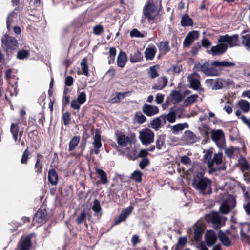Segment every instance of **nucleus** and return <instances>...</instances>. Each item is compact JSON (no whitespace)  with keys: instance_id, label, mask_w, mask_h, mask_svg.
Here are the masks:
<instances>
[{"instance_id":"f257e3e1","label":"nucleus","mask_w":250,"mask_h":250,"mask_svg":"<svg viewBox=\"0 0 250 250\" xmlns=\"http://www.w3.org/2000/svg\"><path fill=\"white\" fill-rule=\"evenodd\" d=\"M1 47L8 56L12 55L19 46L18 41L7 34H4L1 39Z\"/></svg>"},{"instance_id":"f03ea898","label":"nucleus","mask_w":250,"mask_h":250,"mask_svg":"<svg viewBox=\"0 0 250 250\" xmlns=\"http://www.w3.org/2000/svg\"><path fill=\"white\" fill-rule=\"evenodd\" d=\"M205 173L198 172L194 175L192 182L193 188L201 191L205 190L208 186L210 187L211 181L209 178L205 177Z\"/></svg>"},{"instance_id":"7ed1b4c3","label":"nucleus","mask_w":250,"mask_h":250,"mask_svg":"<svg viewBox=\"0 0 250 250\" xmlns=\"http://www.w3.org/2000/svg\"><path fill=\"white\" fill-rule=\"evenodd\" d=\"M206 83L212 90H217L223 87L229 86L232 85L234 82L230 79L217 78L216 79H207Z\"/></svg>"},{"instance_id":"20e7f679","label":"nucleus","mask_w":250,"mask_h":250,"mask_svg":"<svg viewBox=\"0 0 250 250\" xmlns=\"http://www.w3.org/2000/svg\"><path fill=\"white\" fill-rule=\"evenodd\" d=\"M159 13L157 5L153 2L146 3L143 9V15L149 21H153Z\"/></svg>"},{"instance_id":"39448f33","label":"nucleus","mask_w":250,"mask_h":250,"mask_svg":"<svg viewBox=\"0 0 250 250\" xmlns=\"http://www.w3.org/2000/svg\"><path fill=\"white\" fill-rule=\"evenodd\" d=\"M198 71L202 72L208 76H218L220 72L213 67H211L209 62H206L202 64H199L196 66Z\"/></svg>"},{"instance_id":"423d86ee","label":"nucleus","mask_w":250,"mask_h":250,"mask_svg":"<svg viewBox=\"0 0 250 250\" xmlns=\"http://www.w3.org/2000/svg\"><path fill=\"white\" fill-rule=\"evenodd\" d=\"M211 138L217 146L222 149L225 146V134L222 130H212Z\"/></svg>"},{"instance_id":"0eeeda50","label":"nucleus","mask_w":250,"mask_h":250,"mask_svg":"<svg viewBox=\"0 0 250 250\" xmlns=\"http://www.w3.org/2000/svg\"><path fill=\"white\" fill-rule=\"evenodd\" d=\"M154 133L148 128H145L140 131L139 139L143 145H147L154 141Z\"/></svg>"},{"instance_id":"6e6552de","label":"nucleus","mask_w":250,"mask_h":250,"mask_svg":"<svg viewBox=\"0 0 250 250\" xmlns=\"http://www.w3.org/2000/svg\"><path fill=\"white\" fill-rule=\"evenodd\" d=\"M133 209V206H129L126 208L122 210L120 215L114 219L113 225H117L122 222L125 221L132 213Z\"/></svg>"},{"instance_id":"1a4fd4ad","label":"nucleus","mask_w":250,"mask_h":250,"mask_svg":"<svg viewBox=\"0 0 250 250\" xmlns=\"http://www.w3.org/2000/svg\"><path fill=\"white\" fill-rule=\"evenodd\" d=\"M48 219L49 216L46 209H40L34 215L33 218V222L44 224L48 220Z\"/></svg>"},{"instance_id":"9d476101","label":"nucleus","mask_w":250,"mask_h":250,"mask_svg":"<svg viewBox=\"0 0 250 250\" xmlns=\"http://www.w3.org/2000/svg\"><path fill=\"white\" fill-rule=\"evenodd\" d=\"M199 36V33L198 31L193 30L189 32L184 40V47H189L195 40L198 39Z\"/></svg>"},{"instance_id":"9b49d317","label":"nucleus","mask_w":250,"mask_h":250,"mask_svg":"<svg viewBox=\"0 0 250 250\" xmlns=\"http://www.w3.org/2000/svg\"><path fill=\"white\" fill-rule=\"evenodd\" d=\"M115 136H116L117 143L122 147H125L128 144L131 143L130 138L125 135L122 132L116 131L115 132Z\"/></svg>"},{"instance_id":"f8f14e48","label":"nucleus","mask_w":250,"mask_h":250,"mask_svg":"<svg viewBox=\"0 0 250 250\" xmlns=\"http://www.w3.org/2000/svg\"><path fill=\"white\" fill-rule=\"evenodd\" d=\"M222 158L223 153L222 152L215 153L212 160H210V162H208V166L210 169V173L216 171V170L213 167L214 164L215 163L217 165L221 164L222 163Z\"/></svg>"},{"instance_id":"ddd939ff","label":"nucleus","mask_w":250,"mask_h":250,"mask_svg":"<svg viewBox=\"0 0 250 250\" xmlns=\"http://www.w3.org/2000/svg\"><path fill=\"white\" fill-rule=\"evenodd\" d=\"M94 142L93 143L94 147V153L95 154H98L100 152V149L102 147V145L101 143V136L100 131L96 129L95 131V135L93 137Z\"/></svg>"},{"instance_id":"4468645a","label":"nucleus","mask_w":250,"mask_h":250,"mask_svg":"<svg viewBox=\"0 0 250 250\" xmlns=\"http://www.w3.org/2000/svg\"><path fill=\"white\" fill-rule=\"evenodd\" d=\"M228 47V44L226 43H219L216 46H212L210 51L213 56L219 55L224 54Z\"/></svg>"},{"instance_id":"2eb2a0df","label":"nucleus","mask_w":250,"mask_h":250,"mask_svg":"<svg viewBox=\"0 0 250 250\" xmlns=\"http://www.w3.org/2000/svg\"><path fill=\"white\" fill-rule=\"evenodd\" d=\"M142 111L145 115L151 117L158 113L159 108L156 106L145 104L142 107Z\"/></svg>"},{"instance_id":"dca6fc26","label":"nucleus","mask_w":250,"mask_h":250,"mask_svg":"<svg viewBox=\"0 0 250 250\" xmlns=\"http://www.w3.org/2000/svg\"><path fill=\"white\" fill-rule=\"evenodd\" d=\"M131 92L127 91L125 92H116L112 95V97L109 100V102L111 104L119 103L121 100L124 99L125 97L129 96Z\"/></svg>"},{"instance_id":"f3484780","label":"nucleus","mask_w":250,"mask_h":250,"mask_svg":"<svg viewBox=\"0 0 250 250\" xmlns=\"http://www.w3.org/2000/svg\"><path fill=\"white\" fill-rule=\"evenodd\" d=\"M96 172L99 175L100 179L99 180L97 181L96 183L97 184H102L106 185L108 183L109 180H108L107 174L105 171L100 168H96Z\"/></svg>"},{"instance_id":"a211bd4d","label":"nucleus","mask_w":250,"mask_h":250,"mask_svg":"<svg viewBox=\"0 0 250 250\" xmlns=\"http://www.w3.org/2000/svg\"><path fill=\"white\" fill-rule=\"evenodd\" d=\"M205 219L208 223H211L215 225H220L221 223V217L217 213L206 214Z\"/></svg>"},{"instance_id":"6ab92c4d","label":"nucleus","mask_w":250,"mask_h":250,"mask_svg":"<svg viewBox=\"0 0 250 250\" xmlns=\"http://www.w3.org/2000/svg\"><path fill=\"white\" fill-rule=\"evenodd\" d=\"M157 52L156 47L152 45L146 48L145 51V57L146 60H152L154 58Z\"/></svg>"},{"instance_id":"aec40b11","label":"nucleus","mask_w":250,"mask_h":250,"mask_svg":"<svg viewBox=\"0 0 250 250\" xmlns=\"http://www.w3.org/2000/svg\"><path fill=\"white\" fill-rule=\"evenodd\" d=\"M168 80L165 76L161 77L158 78L157 82L152 87L153 89L162 90L164 88L167 84Z\"/></svg>"},{"instance_id":"412c9836","label":"nucleus","mask_w":250,"mask_h":250,"mask_svg":"<svg viewBox=\"0 0 250 250\" xmlns=\"http://www.w3.org/2000/svg\"><path fill=\"white\" fill-rule=\"evenodd\" d=\"M127 62L126 54L124 51H120L117 57V65L121 68H123L126 65Z\"/></svg>"},{"instance_id":"4be33fe9","label":"nucleus","mask_w":250,"mask_h":250,"mask_svg":"<svg viewBox=\"0 0 250 250\" xmlns=\"http://www.w3.org/2000/svg\"><path fill=\"white\" fill-rule=\"evenodd\" d=\"M143 59V55L138 50H136L130 55V61L134 63L140 62Z\"/></svg>"},{"instance_id":"5701e85b","label":"nucleus","mask_w":250,"mask_h":250,"mask_svg":"<svg viewBox=\"0 0 250 250\" xmlns=\"http://www.w3.org/2000/svg\"><path fill=\"white\" fill-rule=\"evenodd\" d=\"M217 239V236L214 231H211L209 233L205 235V240L208 246H212Z\"/></svg>"},{"instance_id":"b1692460","label":"nucleus","mask_w":250,"mask_h":250,"mask_svg":"<svg viewBox=\"0 0 250 250\" xmlns=\"http://www.w3.org/2000/svg\"><path fill=\"white\" fill-rule=\"evenodd\" d=\"M169 44V42L167 41L165 42H160L157 45L158 46L159 51L162 53L165 54L169 52L170 50Z\"/></svg>"},{"instance_id":"393cba45","label":"nucleus","mask_w":250,"mask_h":250,"mask_svg":"<svg viewBox=\"0 0 250 250\" xmlns=\"http://www.w3.org/2000/svg\"><path fill=\"white\" fill-rule=\"evenodd\" d=\"M48 180L53 185H56L58 183V174L55 169L52 168L49 170L48 174Z\"/></svg>"},{"instance_id":"a878e982","label":"nucleus","mask_w":250,"mask_h":250,"mask_svg":"<svg viewBox=\"0 0 250 250\" xmlns=\"http://www.w3.org/2000/svg\"><path fill=\"white\" fill-rule=\"evenodd\" d=\"M211 65L214 67H232L235 65V64L234 62H228V61H214L212 62L211 63Z\"/></svg>"},{"instance_id":"bb28decb","label":"nucleus","mask_w":250,"mask_h":250,"mask_svg":"<svg viewBox=\"0 0 250 250\" xmlns=\"http://www.w3.org/2000/svg\"><path fill=\"white\" fill-rule=\"evenodd\" d=\"M218 238L223 245L226 247H229L231 244L230 239L221 230L218 232Z\"/></svg>"},{"instance_id":"cd10ccee","label":"nucleus","mask_w":250,"mask_h":250,"mask_svg":"<svg viewBox=\"0 0 250 250\" xmlns=\"http://www.w3.org/2000/svg\"><path fill=\"white\" fill-rule=\"evenodd\" d=\"M181 25L183 27L192 26L193 25V20L188 14H185L182 17Z\"/></svg>"},{"instance_id":"c85d7f7f","label":"nucleus","mask_w":250,"mask_h":250,"mask_svg":"<svg viewBox=\"0 0 250 250\" xmlns=\"http://www.w3.org/2000/svg\"><path fill=\"white\" fill-rule=\"evenodd\" d=\"M241 45L247 50L250 51V33L241 35Z\"/></svg>"},{"instance_id":"c756f323","label":"nucleus","mask_w":250,"mask_h":250,"mask_svg":"<svg viewBox=\"0 0 250 250\" xmlns=\"http://www.w3.org/2000/svg\"><path fill=\"white\" fill-rule=\"evenodd\" d=\"M185 140L190 144L197 142L196 135L191 131L188 130L184 133Z\"/></svg>"},{"instance_id":"7c9ffc66","label":"nucleus","mask_w":250,"mask_h":250,"mask_svg":"<svg viewBox=\"0 0 250 250\" xmlns=\"http://www.w3.org/2000/svg\"><path fill=\"white\" fill-rule=\"evenodd\" d=\"M239 42V40L238 35L235 34L230 36L229 35L227 43L230 47H232L236 46H240V45Z\"/></svg>"},{"instance_id":"2f4dec72","label":"nucleus","mask_w":250,"mask_h":250,"mask_svg":"<svg viewBox=\"0 0 250 250\" xmlns=\"http://www.w3.org/2000/svg\"><path fill=\"white\" fill-rule=\"evenodd\" d=\"M160 66L158 64H156L150 67L148 69L147 73L148 77L151 79H154L159 76L158 69Z\"/></svg>"},{"instance_id":"473e14b6","label":"nucleus","mask_w":250,"mask_h":250,"mask_svg":"<svg viewBox=\"0 0 250 250\" xmlns=\"http://www.w3.org/2000/svg\"><path fill=\"white\" fill-rule=\"evenodd\" d=\"M170 96L172 100L174 101V104L178 103L183 99V97L180 92L176 90L171 91Z\"/></svg>"},{"instance_id":"72a5a7b5","label":"nucleus","mask_w":250,"mask_h":250,"mask_svg":"<svg viewBox=\"0 0 250 250\" xmlns=\"http://www.w3.org/2000/svg\"><path fill=\"white\" fill-rule=\"evenodd\" d=\"M92 209L95 212V216H99V215L100 217L102 216V208L100 205V201L98 200H94Z\"/></svg>"},{"instance_id":"f704fd0d","label":"nucleus","mask_w":250,"mask_h":250,"mask_svg":"<svg viewBox=\"0 0 250 250\" xmlns=\"http://www.w3.org/2000/svg\"><path fill=\"white\" fill-rule=\"evenodd\" d=\"M80 141V137L79 136H74L70 140L69 143V151H73L79 144Z\"/></svg>"},{"instance_id":"c9c22d12","label":"nucleus","mask_w":250,"mask_h":250,"mask_svg":"<svg viewBox=\"0 0 250 250\" xmlns=\"http://www.w3.org/2000/svg\"><path fill=\"white\" fill-rule=\"evenodd\" d=\"M238 105L240 109L245 113L248 112L250 110V103L246 100H240L238 103Z\"/></svg>"},{"instance_id":"e433bc0d","label":"nucleus","mask_w":250,"mask_h":250,"mask_svg":"<svg viewBox=\"0 0 250 250\" xmlns=\"http://www.w3.org/2000/svg\"><path fill=\"white\" fill-rule=\"evenodd\" d=\"M80 64L83 71V73L87 77L89 76V67L87 64V60L86 57H84L82 59Z\"/></svg>"},{"instance_id":"4c0bfd02","label":"nucleus","mask_w":250,"mask_h":250,"mask_svg":"<svg viewBox=\"0 0 250 250\" xmlns=\"http://www.w3.org/2000/svg\"><path fill=\"white\" fill-rule=\"evenodd\" d=\"M238 163L243 172L250 169V165L245 157L240 158L238 160Z\"/></svg>"},{"instance_id":"58836bf2","label":"nucleus","mask_w":250,"mask_h":250,"mask_svg":"<svg viewBox=\"0 0 250 250\" xmlns=\"http://www.w3.org/2000/svg\"><path fill=\"white\" fill-rule=\"evenodd\" d=\"M165 143V135H160L157 137L156 141V147L160 150L162 148Z\"/></svg>"},{"instance_id":"ea45409f","label":"nucleus","mask_w":250,"mask_h":250,"mask_svg":"<svg viewBox=\"0 0 250 250\" xmlns=\"http://www.w3.org/2000/svg\"><path fill=\"white\" fill-rule=\"evenodd\" d=\"M188 127V124L187 123H179L174 125L172 129L175 133H177L184 130L185 128Z\"/></svg>"},{"instance_id":"a19ab883","label":"nucleus","mask_w":250,"mask_h":250,"mask_svg":"<svg viewBox=\"0 0 250 250\" xmlns=\"http://www.w3.org/2000/svg\"><path fill=\"white\" fill-rule=\"evenodd\" d=\"M187 239L186 237H180L177 243L173 247L174 250H179L180 247H183L187 243Z\"/></svg>"},{"instance_id":"79ce46f5","label":"nucleus","mask_w":250,"mask_h":250,"mask_svg":"<svg viewBox=\"0 0 250 250\" xmlns=\"http://www.w3.org/2000/svg\"><path fill=\"white\" fill-rule=\"evenodd\" d=\"M164 121L166 119L170 123H174L176 119V114L174 111L169 112L167 115H162L160 116Z\"/></svg>"},{"instance_id":"37998d69","label":"nucleus","mask_w":250,"mask_h":250,"mask_svg":"<svg viewBox=\"0 0 250 250\" xmlns=\"http://www.w3.org/2000/svg\"><path fill=\"white\" fill-rule=\"evenodd\" d=\"M35 173L37 175L42 174L43 171V162L36 161L34 167Z\"/></svg>"},{"instance_id":"c03bdc74","label":"nucleus","mask_w":250,"mask_h":250,"mask_svg":"<svg viewBox=\"0 0 250 250\" xmlns=\"http://www.w3.org/2000/svg\"><path fill=\"white\" fill-rule=\"evenodd\" d=\"M204 229L201 226H198L195 229L194 231V238L195 241H198L201 239Z\"/></svg>"},{"instance_id":"a18cd8bd","label":"nucleus","mask_w":250,"mask_h":250,"mask_svg":"<svg viewBox=\"0 0 250 250\" xmlns=\"http://www.w3.org/2000/svg\"><path fill=\"white\" fill-rule=\"evenodd\" d=\"M190 86L189 87L195 90H197L199 89L201 85L200 81L196 78H193L190 79Z\"/></svg>"},{"instance_id":"49530a36","label":"nucleus","mask_w":250,"mask_h":250,"mask_svg":"<svg viewBox=\"0 0 250 250\" xmlns=\"http://www.w3.org/2000/svg\"><path fill=\"white\" fill-rule=\"evenodd\" d=\"M197 98H198V95L197 94H193L187 97L184 102L185 106H187L192 104L196 101Z\"/></svg>"},{"instance_id":"de8ad7c7","label":"nucleus","mask_w":250,"mask_h":250,"mask_svg":"<svg viewBox=\"0 0 250 250\" xmlns=\"http://www.w3.org/2000/svg\"><path fill=\"white\" fill-rule=\"evenodd\" d=\"M84 24V20L82 18L75 19L72 23V26L76 30L81 27Z\"/></svg>"},{"instance_id":"09e8293b","label":"nucleus","mask_w":250,"mask_h":250,"mask_svg":"<svg viewBox=\"0 0 250 250\" xmlns=\"http://www.w3.org/2000/svg\"><path fill=\"white\" fill-rule=\"evenodd\" d=\"M235 206V204L233 206L231 207L228 204H223L220 208V212L223 214H228Z\"/></svg>"},{"instance_id":"8fccbe9b","label":"nucleus","mask_w":250,"mask_h":250,"mask_svg":"<svg viewBox=\"0 0 250 250\" xmlns=\"http://www.w3.org/2000/svg\"><path fill=\"white\" fill-rule=\"evenodd\" d=\"M29 56V52L28 50L21 49L19 50L17 52V58L19 60H23L27 58Z\"/></svg>"},{"instance_id":"3c124183","label":"nucleus","mask_w":250,"mask_h":250,"mask_svg":"<svg viewBox=\"0 0 250 250\" xmlns=\"http://www.w3.org/2000/svg\"><path fill=\"white\" fill-rule=\"evenodd\" d=\"M30 152L28 150V147L23 151L21 160V163L22 164L26 165L28 163L29 158Z\"/></svg>"},{"instance_id":"603ef678","label":"nucleus","mask_w":250,"mask_h":250,"mask_svg":"<svg viewBox=\"0 0 250 250\" xmlns=\"http://www.w3.org/2000/svg\"><path fill=\"white\" fill-rule=\"evenodd\" d=\"M151 127L155 130H158L161 125V120L159 117L154 119L151 122Z\"/></svg>"},{"instance_id":"864d4df0","label":"nucleus","mask_w":250,"mask_h":250,"mask_svg":"<svg viewBox=\"0 0 250 250\" xmlns=\"http://www.w3.org/2000/svg\"><path fill=\"white\" fill-rule=\"evenodd\" d=\"M142 174L141 171L136 170L132 174L131 178L137 182H141L142 180Z\"/></svg>"},{"instance_id":"5fc2aeb1","label":"nucleus","mask_w":250,"mask_h":250,"mask_svg":"<svg viewBox=\"0 0 250 250\" xmlns=\"http://www.w3.org/2000/svg\"><path fill=\"white\" fill-rule=\"evenodd\" d=\"M86 219V215L84 211H83L80 213L76 219V223L78 225L81 224Z\"/></svg>"},{"instance_id":"6e6d98bb","label":"nucleus","mask_w":250,"mask_h":250,"mask_svg":"<svg viewBox=\"0 0 250 250\" xmlns=\"http://www.w3.org/2000/svg\"><path fill=\"white\" fill-rule=\"evenodd\" d=\"M135 116L137 121L139 124H143L146 120V117L140 111L136 112Z\"/></svg>"},{"instance_id":"4d7b16f0","label":"nucleus","mask_w":250,"mask_h":250,"mask_svg":"<svg viewBox=\"0 0 250 250\" xmlns=\"http://www.w3.org/2000/svg\"><path fill=\"white\" fill-rule=\"evenodd\" d=\"M62 119L65 125H67L69 124L71 119V115L69 112H66L62 114Z\"/></svg>"},{"instance_id":"13d9d810","label":"nucleus","mask_w":250,"mask_h":250,"mask_svg":"<svg viewBox=\"0 0 250 250\" xmlns=\"http://www.w3.org/2000/svg\"><path fill=\"white\" fill-rule=\"evenodd\" d=\"M79 103L83 104L85 103L86 100V95L84 92H81L78 96L77 99H76Z\"/></svg>"},{"instance_id":"bf43d9fd","label":"nucleus","mask_w":250,"mask_h":250,"mask_svg":"<svg viewBox=\"0 0 250 250\" xmlns=\"http://www.w3.org/2000/svg\"><path fill=\"white\" fill-rule=\"evenodd\" d=\"M104 31L103 27L101 25H97L93 27V33L96 35H99Z\"/></svg>"},{"instance_id":"052dcab7","label":"nucleus","mask_w":250,"mask_h":250,"mask_svg":"<svg viewBox=\"0 0 250 250\" xmlns=\"http://www.w3.org/2000/svg\"><path fill=\"white\" fill-rule=\"evenodd\" d=\"M201 45L199 42H198L196 44L193 46L190 51L191 54L193 56L196 55L198 53L199 49L201 48Z\"/></svg>"},{"instance_id":"680f3d73","label":"nucleus","mask_w":250,"mask_h":250,"mask_svg":"<svg viewBox=\"0 0 250 250\" xmlns=\"http://www.w3.org/2000/svg\"><path fill=\"white\" fill-rule=\"evenodd\" d=\"M18 123H12L11 124L10 127V132L12 133V134H18L19 132V127L18 126Z\"/></svg>"},{"instance_id":"e2e57ef3","label":"nucleus","mask_w":250,"mask_h":250,"mask_svg":"<svg viewBox=\"0 0 250 250\" xmlns=\"http://www.w3.org/2000/svg\"><path fill=\"white\" fill-rule=\"evenodd\" d=\"M149 164V160L148 158H144L139 163V167L141 169H144Z\"/></svg>"},{"instance_id":"0e129e2a","label":"nucleus","mask_w":250,"mask_h":250,"mask_svg":"<svg viewBox=\"0 0 250 250\" xmlns=\"http://www.w3.org/2000/svg\"><path fill=\"white\" fill-rule=\"evenodd\" d=\"M82 104L78 103L76 99H73L71 102V107L75 110H79Z\"/></svg>"},{"instance_id":"69168bd1","label":"nucleus","mask_w":250,"mask_h":250,"mask_svg":"<svg viewBox=\"0 0 250 250\" xmlns=\"http://www.w3.org/2000/svg\"><path fill=\"white\" fill-rule=\"evenodd\" d=\"M130 36L131 37H143L144 35L138 29H134L130 32Z\"/></svg>"},{"instance_id":"338daca9","label":"nucleus","mask_w":250,"mask_h":250,"mask_svg":"<svg viewBox=\"0 0 250 250\" xmlns=\"http://www.w3.org/2000/svg\"><path fill=\"white\" fill-rule=\"evenodd\" d=\"M240 236L241 238L242 241H245L248 243H250V236L248 235H247L243 231L242 229L240 231Z\"/></svg>"},{"instance_id":"774afa93","label":"nucleus","mask_w":250,"mask_h":250,"mask_svg":"<svg viewBox=\"0 0 250 250\" xmlns=\"http://www.w3.org/2000/svg\"><path fill=\"white\" fill-rule=\"evenodd\" d=\"M235 149L234 147H229L226 148L225 153L226 155L230 158H232Z\"/></svg>"}]
</instances>
